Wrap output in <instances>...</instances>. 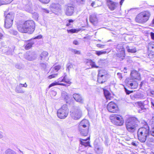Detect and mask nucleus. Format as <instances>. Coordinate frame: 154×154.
I'll return each mask as SVG.
<instances>
[{"label":"nucleus","mask_w":154,"mask_h":154,"mask_svg":"<svg viewBox=\"0 0 154 154\" xmlns=\"http://www.w3.org/2000/svg\"><path fill=\"white\" fill-rule=\"evenodd\" d=\"M140 121L137 118L131 117L128 118L125 122L126 129L129 132H135L140 124Z\"/></svg>","instance_id":"f257e3e1"},{"label":"nucleus","mask_w":154,"mask_h":154,"mask_svg":"<svg viewBox=\"0 0 154 154\" xmlns=\"http://www.w3.org/2000/svg\"><path fill=\"white\" fill-rule=\"evenodd\" d=\"M35 25L34 21L28 20L25 21L22 25L17 26L18 31L22 33L32 34L34 31Z\"/></svg>","instance_id":"f03ea898"},{"label":"nucleus","mask_w":154,"mask_h":154,"mask_svg":"<svg viewBox=\"0 0 154 154\" xmlns=\"http://www.w3.org/2000/svg\"><path fill=\"white\" fill-rule=\"evenodd\" d=\"M149 134V128L147 125L139 128L137 131V136L139 140L141 143L146 140L147 137Z\"/></svg>","instance_id":"7ed1b4c3"},{"label":"nucleus","mask_w":154,"mask_h":154,"mask_svg":"<svg viewBox=\"0 0 154 154\" xmlns=\"http://www.w3.org/2000/svg\"><path fill=\"white\" fill-rule=\"evenodd\" d=\"M150 15L151 14L149 11H144L140 13L136 16L135 20L139 23H144L149 20Z\"/></svg>","instance_id":"20e7f679"},{"label":"nucleus","mask_w":154,"mask_h":154,"mask_svg":"<svg viewBox=\"0 0 154 154\" xmlns=\"http://www.w3.org/2000/svg\"><path fill=\"white\" fill-rule=\"evenodd\" d=\"M70 116L74 119H78L82 116V112L79 107L76 106L72 107L70 111Z\"/></svg>","instance_id":"39448f33"},{"label":"nucleus","mask_w":154,"mask_h":154,"mask_svg":"<svg viewBox=\"0 0 154 154\" xmlns=\"http://www.w3.org/2000/svg\"><path fill=\"white\" fill-rule=\"evenodd\" d=\"M69 109L66 104L63 105L57 111V116L60 119H64L68 115Z\"/></svg>","instance_id":"423d86ee"},{"label":"nucleus","mask_w":154,"mask_h":154,"mask_svg":"<svg viewBox=\"0 0 154 154\" xmlns=\"http://www.w3.org/2000/svg\"><path fill=\"white\" fill-rule=\"evenodd\" d=\"M110 119L113 124L118 126L122 125L124 123L122 117L117 114H112L110 116Z\"/></svg>","instance_id":"0eeeda50"},{"label":"nucleus","mask_w":154,"mask_h":154,"mask_svg":"<svg viewBox=\"0 0 154 154\" xmlns=\"http://www.w3.org/2000/svg\"><path fill=\"white\" fill-rule=\"evenodd\" d=\"M107 108L108 110L110 112H117L119 110L117 105L112 102H111L108 104Z\"/></svg>","instance_id":"6e6552de"},{"label":"nucleus","mask_w":154,"mask_h":154,"mask_svg":"<svg viewBox=\"0 0 154 154\" xmlns=\"http://www.w3.org/2000/svg\"><path fill=\"white\" fill-rule=\"evenodd\" d=\"M148 50L150 52L149 54L148 57L150 58L154 57V43H150L148 45Z\"/></svg>","instance_id":"1a4fd4ad"},{"label":"nucleus","mask_w":154,"mask_h":154,"mask_svg":"<svg viewBox=\"0 0 154 154\" xmlns=\"http://www.w3.org/2000/svg\"><path fill=\"white\" fill-rule=\"evenodd\" d=\"M50 10L53 12L59 11L61 9V6L58 4L53 3L50 6Z\"/></svg>","instance_id":"9d476101"},{"label":"nucleus","mask_w":154,"mask_h":154,"mask_svg":"<svg viewBox=\"0 0 154 154\" xmlns=\"http://www.w3.org/2000/svg\"><path fill=\"white\" fill-rule=\"evenodd\" d=\"M107 6L109 9L111 11L115 10L117 7L118 4L110 0H107Z\"/></svg>","instance_id":"9b49d317"},{"label":"nucleus","mask_w":154,"mask_h":154,"mask_svg":"<svg viewBox=\"0 0 154 154\" xmlns=\"http://www.w3.org/2000/svg\"><path fill=\"white\" fill-rule=\"evenodd\" d=\"M74 8L72 5H69L66 8V14L67 16H71L73 13Z\"/></svg>","instance_id":"f8f14e48"},{"label":"nucleus","mask_w":154,"mask_h":154,"mask_svg":"<svg viewBox=\"0 0 154 154\" xmlns=\"http://www.w3.org/2000/svg\"><path fill=\"white\" fill-rule=\"evenodd\" d=\"M89 139L90 137H88L87 139H85L81 138L80 139L79 141L80 144L84 146L85 147L89 146L90 147H91V146L90 144V142L88 141L87 142V141L88 140H89Z\"/></svg>","instance_id":"ddd939ff"},{"label":"nucleus","mask_w":154,"mask_h":154,"mask_svg":"<svg viewBox=\"0 0 154 154\" xmlns=\"http://www.w3.org/2000/svg\"><path fill=\"white\" fill-rule=\"evenodd\" d=\"M137 103L139 108L138 110L139 112L142 113L146 110V108L144 107V104L143 102L141 101L138 102Z\"/></svg>","instance_id":"4468645a"},{"label":"nucleus","mask_w":154,"mask_h":154,"mask_svg":"<svg viewBox=\"0 0 154 154\" xmlns=\"http://www.w3.org/2000/svg\"><path fill=\"white\" fill-rule=\"evenodd\" d=\"M89 128H82V129L79 128V132L81 135L86 136L87 135L88 132Z\"/></svg>","instance_id":"2eb2a0df"},{"label":"nucleus","mask_w":154,"mask_h":154,"mask_svg":"<svg viewBox=\"0 0 154 154\" xmlns=\"http://www.w3.org/2000/svg\"><path fill=\"white\" fill-rule=\"evenodd\" d=\"M131 75L133 79H137L138 80L140 79V73L136 71H134L131 72Z\"/></svg>","instance_id":"dca6fc26"},{"label":"nucleus","mask_w":154,"mask_h":154,"mask_svg":"<svg viewBox=\"0 0 154 154\" xmlns=\"http://www.w3.org/2000/svg\"><path fill=\"white\" fill-rule=\"evenodd\" d=\"M89 20L91 23L94 25H95L97 22V18L95 14H92L90 16Z\"/></svg>","instance_id":"f3484780"},{"label":"nucleus","mask_w":154,"mask_h":154,"mask_svg":"<svg viewBox=\"0 0 154 154\" xmlns=\"http://www.w3.org/2000/svg\"><path fill=\"white\" fill-rule=\"evenodd\" d=\"M107 75H103L100 77V76H98L97 81L98 82L101 84H102L106 81V80Z\"/></svg>","instance_id":"a211bd4d"},{"label":"nucleus","mask_w":154,"mask_h":154,"mask_svg":"<svg viewBox=\"0 0 154 154\" xmlns=\"http://www.w3.org/2000/svg\"><path fill=\"white\" fill-rule=\"evenodd\" d=\"M26 58L28 60L31 61L34 60L36 57V55L34 53L28 55V56L26 55Z\"/></svg>","instance_id":"6ab92c4d"},{"label":"nucleus","mask_w":154,"mask_h":154,"mask_svg":"<svg viewBox=\"0 0 154 154\" xmlns=\"http://www.w3.org/2000/svg\"><path fill=\"white\" fill-rule=\"evenodd\" d=\"M14 15L13 13H10L7 14L5 17V20L13 21Z\"/></svg>","instance_id":"aec40b11"},{"label":"nucleus","mask_w":154,"mask_h":154,"mask_svg":"<svg viewBox=\"0 0 154 154\" xmlns=\"http://www.w3.org/2000/svg\"><path fill=\"white\" fill-rule=\"evenodd\" d=\"M13 21H10L8 20H5V26L6 28H9L11 27Z\"/></svg>","instance_id":"412c9836"},{"label":"nucleus","mask_w":154,"mask_h":154,"mask_svg":"<svg viewBox=\"0 0 154 154\" xmlns=\"http://www.w3.org/2000/svg\"><path fill=\"white\" fill-rule=\"evenodd\" d=\"M61 66L57 65L54 66V65L51 68V73L57 72L60 68Z\"/></svg>","instance_id":"4be33fe9"},{"label":"nucleus","mask_w":154,"mask_h":154,"mask_svg":"<svg viewBox=\"0 0 154 154\" xmlns=\"http://www.w3.org/2000/svg\"><path fill=\"white\" fill-rule=\"evenodd\" d=\"M34 42L32 40H30L28 42V43L25 46V48L26 50H28L31 48Z\"/></svg>","instance_id":"5701e85b"},{"label":"nucleus","mask_w":154,"mask_h":154,"mask_svg":"<svg viewBox=\"0 0 154 154\" xmlns=\"http://www.w3.org/2000/svg\"><path fill=\"white\" fill-rule=\"evenodd\" d=\"M48 53L46 51L43 52L40 55L41 60H44L45 59V58L48 56Z\"/></svg>","instance_id":"b1692460"},{"label":"nucleus","mask_w":154,"mask_h":154,"mask_svg":"<svg viewBox=\"0 0 154 154\" xmlns=\"http://www.w3.org/2000/svg\"><path fill=\"white\" fill-rule=\"evenodd\" d=\"M107 72L104 69H101L99 71L98 76L101 77V76L107 75Z\"/></svg>","instance_id":"393cba45"},{"label":"nucleus","mask_w":154,"mask_h":154,"mask_svg":"<svg viewBox=\"0 0 154 154\" xmlns=\"http://www.w3.org/2000/svg\"><path fill=\"white\" fill-rule=\"evenodd\" d=\"M127 51L131 53H135L137 51L135 47H132L128 46L127 47Z\"/></svg>","instance_id":"a878e982"},{"label":"nucleus","mask_w":154,"mask_h":154,"mask_svg":"<svg viewBox=\"0 0 154 154\" xmlns=\"http://www.w3.org/2000/svg\"><path fill=\"white\" fill-rule=\"evenodd\" d=\"M128 85H129L132 88L135 89L137 88L138 84L136 82H134L132 83H128Z\"/></svg>","instance_id":"bb28decb"},{"label":"nucleus","mask_w":154,"mask_h":154,"mask_svg":"<svg viewBox=\"0 0 154 154\" xmlns=\"http://www.w3.org/2000/svg\"><path fill=\"white\" fill-rule=\"evenodd\" d=\"M147 143H154V138L150 136L149 134V136H148L146 139Z\"/></svg>","instance_id":"cd10ccee"},{"label":"nucleus","mask_w":154,"mask_h":154,"mask_svg":"<svg viewBox=\"0 0 154 154\" xmlns=\"http://www.w3.org/2000/svg\"><path fill=\"white\" fill-rule=\"evenodd\" d=\"M87 62L90 64L92 68L94 67L95 68H98L99 67L98 66L95 65V62L92 61L91 60H88Z\"/></svg>","instance_id":"c85d7f7f"},{"label":"nucleus","mask_w":154,"mask_h":154,"mask_svg":"<svg viewBox=\"0 0 154 154\" xmlns=\"http://www.w3.org/2000/svg\"><path fill=\"white\" fill-rule=\"evenodd\" d=\"M72 97L77 102L80 103H82L83 102L84 100L82 97Z\"/></svg>","instance_id":"c756f323"},{"label":"nucleus","mask_w":154,"mask_h":154,"mask_svg":"<svg viewBox=\"0 0 154 154\" xmlns=\"http://www.w3.org/2000/svg\"><path fill=\"white\" fill-rule=\"evenodd\" d=\"M58 82H65L66 83H67L68 84H70L71 83L69 81L68 79H67L65 78V76L64 77L63 79H62V80H61V79L59 78L58 79Z\"/></svg>","instance_id":"7c9ffc66"},{"label":"nucleus","mask_w":154,"mask_h":154,"mask_svg":"<svg viewBox=\"0 0 154 154\" xmlns=\"http://www.w3.org/2000/svg\"><path fill=\"white\" fill-rule=\"evenodd\" d=\"M15 67L17 69H21L23 67V66L21 63H17L15 64Z\"/></svg>","instance_id":"2f4dec72"},{"label":"nucleus","mask_w":154,"mask_h":154,"mask_svg":"<svg viewBox=\"0 0 154 154\" xmlns=\"http://www.w3.org/2000/svg\"><path fill=\"white\" fill-rule=\"evenodd\" d=\"M103 90L104 96H109L110 95V93L108 90L105 88H103Z\"/></svg>","instance_id":"473e14b6"},{"label":"nucleus","mask_w":154,"mask_h":154,"mask_svg":"<svg viewBox=\"0 0 154 154\" xmlns=\"http://www.w3.org/2000/svg\"><path fill=\"white\" fill-rule=\"evenodd\" d=\"M70 50L71 51V52L74 53V54H80L81 52L77 50L76 49L71 48Z\"/></svg>","instance_id":"72a5a7b5"},{"label":"nucleus","mask_w":154,"mask_h":154,"mask_svg":"<svg viewBox=\"0 0 154 154\" xmlns=\"http://www.w3.org/2000/svg\"><path fill=\"white\" fill-rule=\"evenodd\" d=\"M106 52L105 51L103 50L100 51H96L95 54L98 56H100L101 55L105 54Z\"/></svg>","instance_id":"f704fd0d"},{"label":"nucleus","mask_w":154,"mask_h":154,"mask_svg":"<svg viewBox=\"0 0 154 154\" xmlns=\"http://www.w3.org/2000/svg\"><path fill=\"white\" fill-rule=\"evenodd\" d=\"M80 123H81L83 125H85L87 126H89V122L88 121V120L84 119L82 120Z\"/></svg>","instance_id":"c9c22d12"},{"label":"nucleus","mask_w":154,"mask_h":154,"mask_svg":"<svg viewBox=\"0 0 154 154\" xmlns=\"http://www.w3.org/2000/svg\"><path fill=\"white\" fill-rule=\"evenodd\" d=\"M16 91L19 93H23L24 91L22 90L20 86H17L16 88Z\"/></svg>","instance_id":"e433bc0d"},{"label":"nucleus","mask_w":154,"mask_h":154,"mask_svg":"<svg viewBox=\"0 0 154 154\" xmlns=\"http://www.w3.org/2000/svg\"><path fill=\"white\" fill-rule=\"evenodd\" d=\"M5 154H16L14 151L10 149H8L5 151Z\"/></svg>","instance_id":"4c0bfd02"},{"label":"nucleus","mask_w":154,"mask_h":154,"mask_svg":"<svg viewBox=\"0 0 154 154\" xmlns=\"http://www.w3.org/2000/svg\"><path fill=\"white\" fill-rule=\"evenodd\" d=\"M94 150L97 154H100L103 152V150L100 147H98V149H94Z\"/></svg>","instance_id":"58836bf2"},{"label":"nucleus","mask_w":154,"mask_h":154,"mask_svg":"<svg viewBox=\"0 0 154 154\" xmlns=\"http://www.w3.org/2000/svg\"><path fill=\"white\" fill-rule=\"evenodd\" d=\"M58 75L57 73H54L52 74L49 75L48 77V78L49 79H51L53 78H55V77H57Z\"/></svg>","instance_id":"ea45409f"},{"label":"nucleus","mask_w":154,"mask_h":154,"mask_svg":"<svg viewBox=\"0 0 154 154\" xmlns=\"http://www.w3.org/2000/svg\"><path fill=\"white\" fill-rule=\"evenodd\" d=\"M40 65L43 69H46L47 66V64L46 63H41Z\"/></svg>","instance_id":"a19ab883"},{"label":"nucleus","mask_w":154,"mask_h":154,"mask_svg":"<svg viewBox=\"0 0 154 154\" xmlns=\"http://www.w3.org/2000/svg\"><path fill=\"white\" fill-rule=\"evenodd\" d=\"M89 128V126H87L85 125H83L81 123H80L79 125V128L82 129V128Z\"/></svg>","instance_id":"79ce46f5"},{"label":"nucleus","mask_w":154,"mask_h":154,"mask_svg":"<svg viewBox=\"0 0 154 154\" xmlns=\"http://www.w3.org/2000/svg\"><path fill=\"white\" fill-rule=\"evenodd\" d=\"M150 134L152 136L154 137V126H152L151 129L149 131V134Z\"/></svg>","instance_id":"37998d69"},{"label":"nucleus","mask_w":154,"mask_h":154,"mask_svg":"<svg viewBox=\"0 0 154 154\" xmlns=\"http://www.w3.org/2000/svg\"><path fill=\"white\" fill-rule=\"evenodd\" d=\"M77 3L79 4H85V0H76Z\"/></svg>","instance_id":"c03bdc74"},{"label":"nucleus","mask_w":154,"mask_h":154,"mask_svg":"<svg viewBox=\"0 0 154 154\" xmlns=\"http://www.w3.org/2000/svg\"><path fill=\"white\" fill-rule=\"evenodd\" d=\"M67 69L69 71L70 69L72 67V65L71 63H69L67 64L66 65Z\"/></svg>","instance_id":"a18cd8bd"},{"label":"nucleus","mask_w":154,"mask_h":154,"mask_svg":"<svg viewBox=\"0 0 154 154\" xmlns=\"http://www.w3.org/2000/svg\"><path fill=\"white\" fill-rule=\"evenodd\" d=\"M77 31V30L76 29H72L69 30H67V32L68 33H74L76 32Z\"/></svg>","instance_id":"49530a36"},{"label":"nucleus","mask_w":154,"mask_h":154,"mask_svg":"<svg viewBox=\"0 0 154 154\" xmlns=\"http://www.w3.org/2000/svg\"><path fill=\"white\" fill-rule=\"evenodd\" d=\"M9 32L10 33L15 35H17V32L16 31L13 29L10 30Z\"/></svg>","instance_id":"de8ad7c7"},{"label":"nucleus","mask_w":154,"mask_h":154,"mask_svg":"<svg viewBox=\"0 0 154 154\" xmlns=\"http://www.w3.org/2000/svg\"><path fill=\"white\" fill-rule=\"evenodd\" d=\"M59 83L58 82H53L49 85V88H51V87L52 86H53L54 85H58Z\"/></svg>","instance_id":"09e8293b"},{"label":"nucleus","mask_w":154,"mask_h":154,"mask_svg":"<svg viewBox=\"0 0 154 154\" xmlns=\"http://www.w3.org/2000/svg\"><path fill=\"white\" fill-rule=\"evenodd\" d=\"M39 1L43 3L47 4L50 2V0H39Z\"/></svg>","instance_id":"8fccbe9b"},{"label":"nucleus","mask_w":154,"mask_h":154,"mask_svg":"<svg viewBox=\"0 0 154 154\" xmlns=\"http://www.w3.org/2000/svg\"><path fill=\"white\" fill-rule=\"evenodd\" d=\"M62 96H68V94L65 91H63L62 93Z\"/></svg>","instance_id":"3c124183"},{"label":"nucleus","mask_w":154,"mask_h":154,"mask_svg":"<svg viewBox=\"0 0 154 154\" xmlns=\"http://www.w3.org/2000/svg\"><path fill=\"white\" fill-rule=\"evenodd\" d=\"M42 10L43 12L45 13H49V11L47 9L43 8Z\"/></svg>","instance_id":"603ef678"},{"label":"nucleus","mask_w":154,"mask_h":154,"mask_svg":"<svg viewBox=\"0 0 154 154\" xmlns=\"http://www.w3.org/2000/svg\"><path fill=\"white\" fill-rule=\"evenodd\" d=\"M70 97H65L64 99H65V100L66 101V103H69V100L67 101V100L68 99H69Z\"/></svg>","instance_id":"864d4df0"},{"label":"nucleus","mask_w":154,"mask_h":154,"mask_svg":"<svg viewBox=\"0 0 154 154\" xmlns=\"http://www.w3.org/2000/svg\"><path fill=\"white\" fill-rule=\"evenodd\" d=\"M104 46L103 45H102L100 44H97V46L99 48H103V47Z\"/></svg>","instance_id":"5fc2aeb1"},{"label":"nucleus","mask_w":154,"mask_h":154,"mask_svg":"<svg viewBox=\"0 0 154 154\" xmlns=\"http://www.w3.org/2000/svg\"><path fill=\"white\" fill-rule=\"evenodd\" d=\"M151 121L152 122V125H154V114H153V116H152V118L151 120Z\"/></svg>","instance_id":"6e6d98bb"},{"label":"nucleus","mask_w":154,"mask_h":154,"mask_svg":"<svg viewBox=\"0 0 154 154\" xmlns=\"http://www.w3.org/2000/svg\"><path fill=\"white\" fill-rule=\"evenodd\" d=\"M150 35L152 39L154 40V33L152 32H151Z\"/></svg>","instance_id":"4d7b16f0"},{"label":"nucleus","mask_w":154,"mask_h":154,"mask_svg":"<svg viewBox=\"0 0 154 154\" xmlns=\"http://www.w3.org/2000/svg\"><path fill=\"white\" fill-rule=\"evenodd\" d=\"M42 36L41 35H39L35 37L34 39H40L42 38Z\"/></svg>","instance_id":"13d9d810"},{"label":"nucleus","mask_w":154,"mask_h":154,"mask_svg":"<svg viewBox=\"0 0 154 154\" xmlns=\"http://www.w3.org/2000/svg\"><path fill=\"white\" fill-rule=\"evenodd\" d=\"M73 43L74 44L76 45H77L79 44L78 42L76 40H74L73 41Z\"/></svg>","instance_id":"bf43d9fd"},{"label":"nucleus","mask_w":154,"mask_h":154,"mask_svg":"<svg viewBox=\"0 0 154 154\" xmlns=\"http://www.w3.org/2000/svg\"><path fill=\"white\" fill-rule=\"evenodd\" d=\"M125 91L127 94H128L131 93V91H128L126 89H125Z\"/></svg>","instance_id":"052dcab7"},{"label":"nucleus","mask_w":154,"mask_h":154,"mask_svg":"<svg viewBox=\"0 0 154 154\" xmlns=\"http://www.w3.org/2000/svg\"><path fill=\"white\" fill-rule=\"evenodd\" d=\"M117 75L119 76V79H121L122 78V75L121 73H118Z\"/></svg>","instance_id":"680f3d73"},{"label":"nucleus","mask_w":154,"mask_h":154,"mask_svg":"<svg viewBox=\"0 0 154 154\" xmlns=\"http://www.w3.org/2000/svg\"><path fill=\"white\" fill-rule=\"evenodd\" d=\"M51 94H52L53 95H54V96H56V93L55 91H52L51 92Z\"/></svg>","instance_id":"e2e57ef3"},{"label":"nucleus","mask_w":154,"mask_h":154,"mask_svg":"<svg viewBox=\"0 0 154 154\" xmlns=\"http://www.w3.org/2000/svg\"><path fill=\"white\" fill-rule=\"evenodd\" d=\"M131 144L132 145L134 146H137V143H135L134 142H132Z\"/></svg>","instance_id":"0e129e2a"},{"label":"nucleus","mask_w":154,"mask_h":154,"mask_svg":"<svg viewBox=\"0 0 154 154\" xmlns=\"http://www.w3.org/2000/svg\"><path fill=\"white\" fill-rule=\"evenodd\" d=\"M77 95L79 96H80V95L79 94L75 93V94H73V97L76 96H77Z\"/></svg>","instance_id":"69168bd1"},{"label":"nucleus","mask_w":154,"mask_h":154,"mask_svg":"<svg viewBox=\"0 0 154 154\" xmlns=\"http://www.w3.org/2000/svg\"><path fill=\"white\" fill-rule=\"evenodd\" d=\"M94 146V149H98V148L99 147L98 146L97 144L95 145Z\"/></svg>","instance_id":"338daca9"},{"label":"nucleus","mask_w":154,"mask_h":154,"mask_svg":"<svg viewBox=\"0 0 154 154\" xmlns=\"http://www.w3.org/2000/svg\"><path fill=\"white\" fill-rule=\"evenodd\" d=\"M3 36V35L0 32V39H2Z\"/></svg>","instance_id":"774afa93"}]
</instances>
